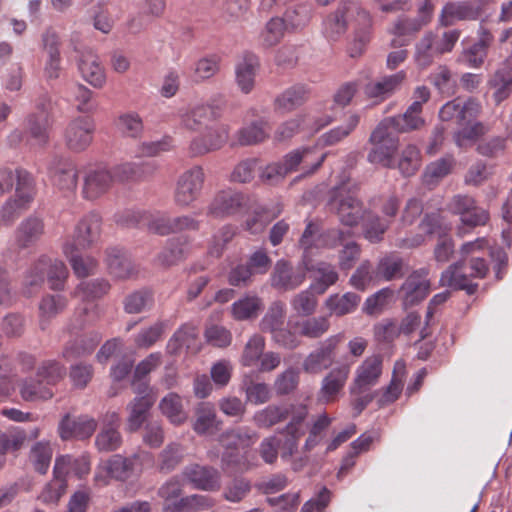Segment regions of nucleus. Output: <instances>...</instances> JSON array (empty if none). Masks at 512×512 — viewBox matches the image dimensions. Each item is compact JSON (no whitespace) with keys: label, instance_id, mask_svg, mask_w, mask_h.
<instances>
[{"label":"nucleus","instance_id":"3c124183","mask_svg":"<svg viewBox=\"0 0 512 512\" xmlns=\"http://www.w3.org/2000/svg\"><path fill=\"white\" fill-rule=\"evenodd\" d=\"M102 340L99 332H91L75 341L68 342L63 349V357L67 360L92 353Z\"/></svg>","mask_w":512,"mask_h":512},{"label":"nucleus","instance_id":"c85d7f7f","mask_svg":"<svg viewBox=\"0 0 512 512\" xmlns=\"http://www.w3.org/2000/svg\"><path fill=\"white\" fill-rule=\"evenodd\" d=\"M107 422L95 439V446L99 451L112 452L119 449L122 445V436L118 431L119 415L116 412L106 414Z\"/></svg>","mask_w":512,"mask_h":512},{"label":"nucleus","instance_id":"1a4fd4ad","mask_svg":"<svg viewBox=\"0 0 512 512\" xmlns=\"http://www.w3.org/2000/svg\"><path fill=\"white\" fill-rule=\"evenodd\" d=\"M382 373V357L372 355L358 367L357 376L354 379V395L357 391L364 393L358 399L354 398V410L361 411L372 401L373 396L369 392L371 386L375 385Z\"/></svg>","mask_w":512,"mask_h":512},{"label":"nucleus","instance_id":"f8f14e48","mask_svg":"<svg viewBox=\"0 0 512 512\" xmlns=\"http://www.w3.org/2000/svg\"><path fill=\"white\" fill-rule=\"evenodd\" d=\"M230 126L220 123L206 129V132L194 137L189 145L193 157L203 156L220 150L229 140Z\"/></svg>","mask_w":512,"mask_h":512},{"label":"nucleus","instance_id":"0e129e2a","mask_svg":"<svg viewBox=\"0 0 512 512\" xmlns=\"http://www.w3.org/2000/svg\"><path fill=\"white\" fill-rule=\"evenodd\" d=\"M265 338L260 334L252 335L244 346L240 363L244 367H252L259 362L265 349Z\"/></svg>","mask_w":512,"mask_h":512},{"label":"nucleus","instance_id":"c756f323","mask_svg":"<svg viewBox=\"0 0 512 512\" xmlns=\"http://www.w3.org/2000/svg\"><path fill=\"white\" fill-rule=\"evenodd\" d=\"M421 114L422 111L419 110V105L411 103L405 113L385 118L381 123L397 133L410 132L425 125V120Z\"/></svg>","mask_w":512,"mask_h":512},{"label":"nucleus","instance_id":"473e14b6","mask_svg":"<svg viewBox=\"0 0 512 512\" xmlns=\"http://www.w3.org/2000/svg\"><path fill=\"white\" fill-rule=\"evenodd\" d=\"M198 328L191 323H185L180 326L167 343V352L170 354H178L182 348L187 351L197 352L200 349L198 340Z\"/></svg>","mask_w":512,"mask_h":512},{"label":"nucleus","instance_id":"aec40b11","mask_svg":"<svg viewBox=\"0 0 512 512\" xmlns=\"http://www.w3.org/2000/svg\"><path fill=\"white\" fill-rule=\"evenodd\" d=\"M37 112L27 117V130L37 144L44 146L49 140V129L51 120L49 115L50 99L48 96H41L36 101Z\"/></svg>","mask_w":512,"mask_h":512},{"label":"nucleus","instance_id":"e2e57ef3","mask_svg":"<svg viewBox=\"0 0 512 512\" xmlns=\"http://www.w3.org/2000/svg\"><path fill=\"white\" fill-rule=\"evenodd\" d=\"M183 447L179 443H169L158 455V469L169 473L183 461Z\"/></svg>","mask_w":512,"mask_h":512},{"label":"nucleus","instance_id":"b1692460","mask_svg":"<svg viewBox=\"0 0 512 512\" xmlns=\"http://www.w3.org/2000/svg\"><path fill=\"white\" fill-rule=\"evenodd\" d=\"M96 428L97 422L92 417L81 415L71 418L70 414H66L58 425V434L62 440H85L92 436Z\"/></svg>","mask_w":512,"mask_h":512},{"label":"nucleus","instance_id":"dca6fc26","mask_svg":"<svg viewBox=\"0 0 512 512\" xmlns=\"http://www.w3.org/2000/svg\"><path fill=\"white\" fill-rule=\"evenodd\" d=\"M447 209L460 216L461 222L469 227L485 225L489 219L486 210L476 205L475 200L469 195H455L447 204Z\"/></svg>","mask_w":512,"mask_h":512},{"label":"nucleus","instance_id":"4c0bfd02","mask_svg":"<svg viewBox=\"0 0 512 512\" xmlns=\"http://www.w3.org/2000/svg\"><path fill=\"white\" fill-rule=\"evenodd\" d=\"M215 500L202 494H193L181 497L173 503L163 505L164 512H201L212 508Z\"/></svg>","mask_w":512,"mask_h":512},{"label":"nucleus","instance_id":"7c9ffc66","mask_svg":"<svg viewBox=\"0 0 512 512\" xmlns=\"http://www.w3.org/2000/svg\"><path fill=\"white\" fill-rule=\"evenodd\" d=\"M406 78L407 74L404 70L384 76L379 81L367 84L365 94L376 101H383L399 90Z\"/></svg>","mask_w":512,"mask_h":512},{"label":"nucleus","instance_id":"de8ad7c7","mask_svg":"<svg viewBox=\"0 0 512 512\" xmlns=\"http://www.w3.org/2000/svg\"><path fill=\"white\" fill-rule=\"evenodd\" d=\"M269 124L260 119L242 127L236 133L237 143L241 146H251L264 142L269 138Z\"/></svg>","mask_w":512,"mask_h":512},{"label":"nucleus","instance_id":"7ed1b4c3","mask_svg":"<svg viewBox=\"0 0 512 512\" xmlns=\"http://www.w3.org/2000/svg\"><path fill=\"white\" fill-rule=\"evenodd\" d=\"M66 375V368L55 360H45L37 368L36 379H25L20 387L21 398L26 402L50 400L54 396L53 387Z\"/></svg>","mask_w":512,"mask_h":512},{"label":"nucleus","instance_id":"5701e85b","mask_svg":"<svg viewBox=\"0 0 512 512\" xmlns=\"http://www.w3.org/2000/svg\"><path fill=\"white\" fill-rule=\"evenodd\" d=\"M329 208L339 218L340 222L348 227L350 233L352 227V182L347 179L334 187L330 192Z\"/></svg>","mask_w":512,"mask_h":512},{"label":"nucleus","instance_id":"2f4dec72","mask_svg":"<svg viewBox=\"0 0 512 512\" xmlns=\"http://www.w3.org/2000/svg\"><path fill=\"white\" fill-rule=\"evenodd\" d=\"M427 271H415L401 286V293L406 305H414L423 300L429 293L430 283L427 280Z\"/></svg>","mask_w":512,"mask_h":512},{"label":"nucleus","instance_id":"774afa93","mask_svg":"<svg viewBox=\"0 0 512 512\" xmlns=\"http://www.w3.org/2000/svg\"><path fill=\"white\" fill-rule=\"evenodd\" d=\"M116 127L122 135L131 138L140 137L144 130L143 121L135 112L120 115L116 120Z\"/></svg>","mask_w":512,"mask_h":512},{"label":"nucleus","instance_id":"cd10ccee","mask_svg":"<svg viewBox=\"0 0 512 512\" xmlns=\"http://www.w3.org/2000/svg\"><path fill=\"white\" fill-rule=\"evenodd\" d=\"M352 3L349 0L342 1L336 11L330 14L324 21V34L332 41L338 40L348 29L351 20Z\"/></svg>","mask_w":512,"mask_h":512},{"label":"nucleus","instance_id":"6ab92c4d","mask_svg":"<svg viewBox=\"0 0 512 512\" xmlns=\"http://www.w3.org/2000/svg\"><path fill=\"white\" fill-rule=\"evenodd\" d=\"M134 392L140 396L135 397L128 405L127 431L129 432H136L142 427L155 403V397L147 384L138 385L134 388Z\"/></svg>","mask_w":512,"mask_h":512},{"label":"nucleus","instance_id":"393cba45","mask_svg":"<svg viewBox=\"0 0 512 512\" xmlns=\"http://www.w3.org/2000/svg\"><path fill=\"white\" fill-rule=\"evenodd\" d=\"M311 96V88L302 83L294 84L282 93H280L274 100V110L280 114L290 113L303 104H305Z\"/></svg>","mask_w":512,"mask_h":512},{"label":"nucleus","instance_id":"4be33fe9","mask_svg":"<svg viewBox=\"0 0 512 512\" xmlns=\"http://www.w3.org/2000/svg\"><path fill=\"white\" fill-rule=\"evenodd\" d=\"M481 10V0L448 2L442 8L439 24L443 27H448L456 21L475 20L480 16Z\"/></svg>","mask_w":512,"mask_h":512},{"label":"nucleus","instance_id":"20e7f679","mask_svg":"<svg viewBox=\"0 0 512 512\" xmlns=\"http://www.w3.org/2000/svg\"><path fill=\"white\" fill-rule=\"evenodd\" d=\"M154 464V456L148 451H139L130 457L120 454L111 456L95 473L94 481L99 486L108 484L110 478L126 481L134 475L140 474L145 467Z\"/></svg>","mask_w":512,"mask_h":512},{"label":"nucleus","instance_id":"0eeeda50","mask_svg":"<svg viewBox=\"0 0 512 512\" xmlns=\"http://www.w3.org/2000/svg\"><path fill=\"white\" fill-rule=\"evenodd\" d=\"M251 209L250 198L231 188L218 191L207 208V215L224 219L244 213Z\"/></svg>","mask_w":512,"mask_h":512},{"label":"nucleus","instance_id":"f257e3e1","mask_svg":"<svg viewBox=\"0 0 512 512\" xmlns=\"http://www.w3.org/2000/svg\"><path fill=\"white\" fill-rule=\"evenodd\" d=\"M259 438L258 433L250 427L240 426L225 431L220 442L227 450L223 455V463L236 473H243L258 466L255 455L246 450L253 446Z\"/></svg>","mask_w":512,"mask_h":512},{"label":"nucleus","instance_id":"a211bd4d","mask_svg":"<svg viewBox=\"0 0 512 512\" xmlns=\"http://www.w3.org/2000/svg\"><path fill=\"white\" fill-rule=\"evenodd\" d=\"M102 217L97 212H90L77 223L72 241H67L75 248L86 250L93 248L101 238Z\"/></svg>","mask_w":512,"mask_h":512},{"label":"nucleus","instance_id":"a18cd8bd","mask_svg":"<svg viewBox=\"0 0 512 512\" xmlns=\"http://www.w3.org/2000/svg\"><path fill=\"white\" fill-rule=\"evenodd\" d=\"M79 70L84 80L93 87L104 86L106 75L96 55L92 53L83 55L79 62Z\"/></svg>","mask_w":512,"mask_h":512},{"label":"nucleus","instance_id":"e433bc0d","mask_svg":"<svg viewBox=\"0 0 512 512\" xmlns=\"http://www.w3.org/2000/svg\"><path fill=\"white\" fill-rule=\"evenodd\" d=\"M213 118L214 109L208 104H196L179 113L180 126L192 132L198 131L206 121Z\"/></svg>","mask_w":512,"mask_h":512},{"label":"nucleus","instance_id":"69168bd1","mask_svg":"<svg viewBox=\"0 0 512 512\" xmlns=\"http://www.w3.org/2000/svg\"><path fill=\"white\" fill-rule=\"evenodd\" d=\"M285 314V304L281 301L273 302L260 322V329L272 334L283 327Z\"/></svg>","mask_w":512,"mask_h":512},{"label":"nucleus","instance_id":"864d4df0","mask_svg":"<svg viewBox=\"0 0 512 512\" xmlns=\"http://www.w3.org/2000/svg\"><path fill=\"white\" fill-rule=\"evenodd\" d=\"M258 66V58L253 54H246L237 65L236 81L242 92L247 94L252 91Z\"/></svg>","mask_w":512,"mask_h":512},{"label":"nucleus","instance_id":"5fc2aeb1","mask_svg":"<svg viewBox=\"0 0 512 512\" xmlns=\"http://www.w3.org/2000/svg\"><path fill=\"white\" fill-rule=\"evenodd\" d=\"M78 250L69 242H65L63 245V253L69 260L75 275L79 278H84L94 272L97 261L90 256L82 257L78 254Z\"/></svg>","mask_w":512,"mask_h":512},{"label":"nucleus","instance_id":"6e6d98bb","mask_svg":"<svg viewBox=\"0 0 512 512\" xmlns=\"http://www.w3.org/2000/svg\"><path fill=\"white\" fill-rule=\"evenodd\" d=\"M67 299L63 295H46L39 304L40 327L46 329L49 321L64 311L67 307Z\"/></svg>","mask_w":512,"mask_h":512},{"label":"nucleus","instance_id":"423d86ee","mask_svg":"<svg viewBox=\"0 0 512 512\" xmlns=\"http://www.w3.org/2000/svg\"><path fill=\"white\" fill-rule=\"evenodd\" d=\"M460 38L457 29L445 31L441 38L432 32H426L415 44L413 59L420 69L431 66L437 57L453 50Z\"/></svg>","mask_w":512,"mask_h":512},{"label":"nucleus","instance_id":"bb28decb","mask_svg":"<svg viewBox=\"0 0 512 512\" xmlns=\"http://www.w3.org/2000/svg\"><path fill=\"white\" fill-rule=\"evenodd\" d=\"M305 278V268L293 269L287 261L279 260L274 266L270 280L272 287L288 291L299 287Z\"/></svg>","mask_w":512,"mask_h":512},{"label":"nucleus","instance_id":"a19ab883","mask_svg":"<svg viewBox=\"0 0 512 512\" xmlns=\"http://www.w3.org/2000/svg\"><path fill=\"white\" fill-rule=\"evenodd\" d=\"M372 38V18L370 14L358 9L354 15V56L361 55Z\"/></svg>","mask_w":512,"mask_h":512},{"label":"nucleus","instance_id":"c03bdc74","mask_svg":"<svg viewBox=\"0 0 512 512\" xmlns=\"http://www.w3.org/2000/svg\"><path fill=\"white\" fill-rule=\"evenodd\" d=\"M105 261L110 274L116 278L126 279L135 274V268L131 260L117 247H111L106 250Z\"/></svg>","mask_w":512,"mask_h":512},{"label":"nucleus","instance_id":"a878e982","mask_svg":"<svg viewBox=\"0 0 512 512\" xmlns=\"http://www.w3.org/2000/svg\"><path fill=\"white\" fill-rule=\"evenodd\" d=\"M42 43L47 55L44 75L49 80L58 79L61 72L60 38L52 28H48L42 35Z\"/></svg>","mask_w":512,"mask_h":512},{"label":"nucleus","instance_id":"f03ea898","mask_svg":"<svg viewBox=\"0 0 512 512\" xmlns=\"http://www.w3.org/2000/svg\"><path fill=\"white\" fill-rule=\"evenodd\" d=\"M481 112V104L473 98L462 101L460 98L453 99L444 104L440 111L439 117L442 121H451L455 119L462 129L454 134V141L457 146L464 147L466 141H474L484 134V126L475 120Z\"/></svg>","mask_w":512,"mask_h":512},{"label":"nucleus","instance_id":"052dcab7","mask_svg":"<svg viewBox=\"0 0 512 512\" xmlns=\"http://www.w3.org/2000/svg\"><path fill=\"white\" fill-rule=\"evenodd\" d=\"M348 377L347 369L331 371L323 380L321 388V400L328 403L335 399L343 388Z\"/></svg>","mask_w":512,"mask_h":512},{"label":"nucleus","instance_id":"49530a36","mask_svg":"<svg viewBox=\"0 0 512 512\" xmlns=\"http://www.w3.org/2000/svg\"><path fill=\"white\" fill-rule=\"evenodd\" d=\"M422 165V154L418 146L408 144L401 150L398 159H395V169L403 177H410L417 173Z\"/></svg>","mask_w":512,"mask_h":512},{"label":"nucleus","instance_id":"9b49d317","mask_svg":"<svg viewBox=\"0 0 512 512\" xmlns=\"http://www.w3.org/2000/svg\"><path fill=\"white\" fill-rule=\"evenodd\" d=\"M181 477L197 490L216 492L221 488L220 471L209 465L188 464L183 468Z\"/></svg>","mask_w":512,"mask_h":512},{"label":"nucleus","instance_id":"6e6552de","mask_svg":"<svg viewBox=\"0 0 512 512\" xmlns=\"http://www.w3.org/2000/svg\"><path fill=\"white\" fill-rule=\"evenodd\" d=\"M374 148L368 154V160L383 167L395 169V153L398 149L399 139L384 124L380 123L370 136Z\"/></svg>","mask_w":512,"mask_h":512},{"label":"nucleus","instance_id":"37998d69","mask_svg":"<svg viewBox=\"0 0 512 512\" xmlns=\"http://www.w3.org/2000/svg\"><path fill=\"white\" fill-rule=\"evenodd\" d=\"M304 266L305 270L314 273V282L311 284V289L319 295L324 294L338 280V274L330 264L318 263L313 265L311 261H305Z\"/></svg>","mask_w":512,"mask_h":512},{"label":"nucleus","instance_id":"c9c22d12","mask_svg":"<svg viewBox=\"0 0 512 512\" xmlns=\"http://www.w3.org/2000/svg\"><path fill=\"white\" fill-rule=\"evenodd\" d=\"M49 175L53 185L60 190L73 192L77 187L78 172L71 162L57 161L49 167Z\"/></svg>","mask_w":512,"mask_h":512},{"label":"nucleus","instance_id":"ddd939ff","mask_svg":"<svg viewBox=\"0 0 512 512\" xmlns=\"http://www.w3.org/2000/svg\"><path fill=\"white\" fill-rule=\"evenodd\" d=\"M343 340L341 335L332 336L326 339L314 351H312L302 364L303 370L308 374H318L328 369L334 362Z\"/></svg>","mask_w":512,"mask_h":512},{"label":"nucleus","instance_id":"338daca9","mask_svg":"<svg viewBox=\"0 0 512 512\" xmlns=\"http://www.w3.org/2000/svg\"><path fill=\"white\" fill-rule=\"evenodd\" d=\"M110 289V284L103 279L81 282L75 290V296L83 301H92L104 296Z\"/></svg>","mask_w":512,"mask_h":512},{"label":"nucleus","instance_id":"412c9836","mask_svg":"<svg viewBox=\"0 0 512 512\" xmlns=\"http://www.w3.org/2000/svg\"><path fill=\"white\" fill-rule=\"evenodd\" d=\"M433 12L434 3H432V0H418L417 17L399 18L394 23L391 33L397 37L412 36L431 22Z\"/></svg>","mask_w":512,"mask_h":512},{"label":"nucleus","instance_id":"f3484780","mask_svg":"<svg viewBox=\"0 0 512 512\" xmlns=\"http://www.w3.org/2000/svg\"><path fill=\"white\" fill-rule=\"evenodd\" d=\"M113 184L110 169L104 166L91 167L83 176L82 197L89 201L97 200L108 193Z\"/></svg>","mask_w":512,"mask_h":512},{"label":"nucleus","instance_id":"bf43d9fd","mask_svg":"<svg viewBox=\"0 0 512 512\" xmlns=\"http://www.w3.org/2000/svg\"><path fill=\"white\" fill-rule=\"evenodd\" d=\"M164 416L174 425H180L187 420V414L183 410L181 397L176 393H169L159 404Z\"/></svg>","mask_w":512,"mask_h":512},{"label":"nucleus","instance_id":"09e8293b","mask_svg":"<svg viewBox=\"0 0 512 512\" xmlns=\"http://www.w3.org/2000/svg\"><path fill=\"white\" fill-rule=\"evenodd\" d=\"M263 301L257 295H245L231 306V315L237 321L251 320L263 310Z\"/></svg>","mask_w":512,"mask_h":512},{"label":"nucleus","instance_id":"39448f33","mask_svg":"<svg viewBox=\"0 0 512 512\" xmlns=\"http://www.w3.org/2000/svg\"><path fill=\"white\" fill-rule=\"evenodd\" d=\"M45 274L50 289L63 290L69 272L63 261L41 256L31 265L24 279L25 294L30 296L33 288H39L44 282Z\"/></svg>","mask_w":512,"mask_h":512},{"label":"nucleus","instance_id":"f704fd0d","mask_svg":"<svg viewBox=\"0 0 512 512\" xmlns=\"http://www.w3.org/2000/svg\"><path fill=\"white\" fill-rule=\"evenodd\" d=\"M470 272L466 265L457 263L449 266L440 277V285L459 290H467L469 294L475 292L477 285L471 283Z\"/></svg>","mask_w":512,"mask_h":512},{"label":"nucleus","instance_id":"72a5a7b5","mask_svg":"<svg viewBox=\"0 0 512 512\" xmlns=\"http://www.w3.org/2000/svg\"><path fill=\"white\" fill-rule=\"evenodd\" d=\"M44 234V222L37 216H29L18 225L14 240L19 248H29L35 245Z\"/></svg>","mask_w":512,"mask_h":512},{"label":"nucleus","instance_id":"2eb2a0df","mask_svg":"<svg viewBox=\"0 0 512 512\" xmlns=\"http://www.w3.org/2000/svg\"><path fill=\"white\" fill-rule=\"evenodd\" d=\"M94 120L87 116L73 119L66 127L64 139L66 146L73 152L86 150L93 141Z\"/></svg>","mask_w":512,"mask_h":512},{"label":"nucleus","instance_id":"ea45409f","mask_svg":"<svg viewBox=\"0 0 512 512\" xmlns=\"http://www.w3.org/2000/svg\"><path fill=\"white\" fill-rule=\"evenodd\" d=\"M293 411V405H268L253 414L252 421L260 429H269L285 421Z\"/></svg>","mask_w":512,"mask_h":512},{"label":"nucleus","instance_id":"79ce46f5","mask_svg":"<svg viewBox=\"0 0 512 512\" xmlns=\"http://www.w3.org/2000/svg\"><path fill=\"white\" fill-rule=\"evenodd\" d=\"M490 86L495 89L493 98L496 104L506 100L512 93V63L506 60L495 71L489 81Z\"/></svg>","mask_w":512,"mask_h":512},{"label":"nucleus","instance_id":"680f3d73","mask_svg":"<svg viewBox=\"0 0 512 512\" xmlns=\"http://www.w3.org/2000/svg\"><path fill=\"white\" fill-rule=\"evenodd\" d=\"M360 224L364 237L370 242H378L388 228V223L379 219L370 211H364L360 216Z\"/></svg>","mask_w":512,"mask_h":512},{"label":"nucleus","instance_id":"4d7b16f0","mask_svg":"<svg viewBox=\"0 0 512 512\" xmlns=\"http://www.w3.org/2000/svg\"><path fill=\"white\" fill-rule=\"evenodd\" d=\"M406 377V365L403 360H397L394 364L393 374L388 385L387 389L383 393L381 399L379 400L381 405H386L395 402L402 390L403 383Z\"/></svg>","mask_w":512,"mask_h":512},{"label":"nucleus","instance_id":"603ef678","mask_svg":"<svg viewBox=\"0 0 512 512\" xmlns=\"http://www.w3.org/2000/svg\"><path fill=\"white\" fill-rule=\"evenodd\" d=\"M15 179V194L11 198L19 203L21 207L29 209L36 194L34 179L29 172L22 169L16 170Z\"/></svg>","mask_w":512,"mask_h":512},{"label":"nucleus","instance_id":"8fccbe9b","mask_svg":"<svg viewBox=\"0 0 512 512\" xmlns=\"http://www.w3.org/2000/svg\"><path fill=\"white\" fill-rule=\"evenodd\" d=\"M189 238L180 236L170 239L159 254L158 260L164 266H171L183 261L189 254Z\"/></svg>","mask_w":512,"mask_h":512},{"label":"nucleus","instance_id":"13d9d810","mask_svg":"<svg viewBox=\"0 0 512 512\" xmlns=\"http://www.w3.org/2000/svg\"><path fill=\"white\" fill-rule=\"evenodd\" d=\"M219 422L215 409L208 403L201 404L196 410V419L193 429L198 435L213 433L218 430Z\"/></svg>","mask_w":512,"mask_h":512},{"label":"nucleus","instance_id":"58836bf2","mask_svg":"<svg viewBox=\"0 0 512 512\" xmlns=\"http://www.w3.org/2000/svg\"><path fill=\"white\" fill-rule=\"evenodd\" d=\"M455 166V159L452 155L439 158L429 163L422 174V183L429 189L435 188Z\"/></svg>","mask_w":512,"mask_h":512},{"label":"nucleus","instance_id":"9d476101","mask_svg":"<svg viewBox=\"0 0 512 512\" xmlns=\"http://www.w3.org/2000/svg\"><path fill=\"white\" fill-rule=\"evenodd\" d=\"M205 182L204 169L194 166L183 172L176 183L174 201L178 206L187 207L198 199Z\"/></svg>","mask_w":512,"mask_h":512},{"label":"nucleus","instance_id":"4468645a","mask_svg":"<svg viewBox=\"0 0 512 512\" xmlns=\"http://www.w3.org/2000/svg\"><path fill=\"white\" fill-rule=\"evenodd\" d=\"M327 157L326 153L317 155V147H303L286 154L281 161L287 174L297 171L300 165L305 175L315 173Z\"/></svg>","mask_w":512,"mask_h":512}]
</instances>
